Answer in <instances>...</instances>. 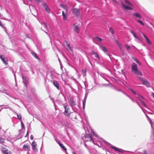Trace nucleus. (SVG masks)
<instances>
[{
    "label": "nucleus",
    "mask_w": 154,
    "mask_h": 154,
    "mask_svg": "<svg viewBox=\"0 0 154 154\" xmlns=\"http://www.w3.org/2000/svg\"><path fill=\"white\" fill-rule=\"evenodd\" d=\"M125 47L127 50H129L131 48H130V46H129L128 45L125 44Z\"/></svg>",
    "instance_id": "nucleus-38"
},
{
    "label": "nucleus",
    "mask_w": 154,
    "mask_h": 154,
    "mask_svg": "<svg viewBox=\"0 0 154 154\" xmlns=\"http://www.w3.org/2000/svg\"><path fill=\"white\" fill-rule=\"evenodd\" d=\"M87 69L86 68L83 69L82 70V74H83L84 77H85L86 75Z\"/></svg>",
    "instance_id": "nucleus-24"
},
{
    "label": "nucleus",
    "mask_w": 154,
    "mask_h": 154,
    "mask_svg": "<svg viewBox=\"0 0 154 154\" xmlns=\"http://www.w3.org/2000/svg\"><path fill=\"white\" fill-rule=\"evenodd\" d=\"M138 78L140 81L142 82L143 85H146L148 88L150 87V83L146 81L145 78L141 77H138Z\"/></svg>",
    "instance_id": "nucleus-4"
},
{
    "label": "nucleus",
    "mask_w": 154,
    "mask_h": 154,
    "mask_svg": "<svg viewBox=\"0 0 154 154\" xmlns=\"http://www.w3.org/2000/svg\"><path fill=\"white\" fill-rule=\"evenodd\" d=\"M91 53L92 54L94 55V57H96V58H97L98 60H100V57L99 55V54L96 52L94 51H91Z\"/></svg>",
    "instance_id": "nucleus-13"
},
{
    "label": "nucleus",
    "mask_w": 154,
    "mask_h": 154,
    "mask_svg": "<svg viewBox=\"0 0 154 154\" xmlns=\"http://www.w3.org/2000/svg\"><path fill=\"white\" fill-rule=\"evenodd\" d=\"M130 99L133 102H136L133 100L132 98H130Z\"/></svg>",
    "instance_id": "nucleus-50"
},
{
    "label": "nucleus",
    "mask_w": 154,
    "mask_h": 154,
    "mask_svg": "<svg viewBox=\"0 0 154 154\" xmlns=\"http://www.w3.org/2000/svg\"><path fill=\"white\" fill-rule=\"evenodd\" d=\"M131 72L134 74L142 76V73L140 71L137 69V66L134 63H132L131 66Z\"/></svg>",
    "instance_id": "nucleus-1"
},
{
    "label": "nucleus",
    "mask_w": 154,
    "mask_h": 154,
    "mask_svg": "<svg viewBox=\"0 0 154 154\" xmlns=\"http://www.w3.org/2000/svg\"><path fill=\"white\" fill-rule=\"evenodd\" d=\"M129 89L134 94L136 95L137 96H140V97H141L143 99H144L145 98L142 96L140 95H138L137 94V93L135 92V91L132 89L131 88H129Z\"/></svg>",
    "instance_id": "nucleus-15"
},
{
    "label": "nucleus",
    "mask_w": 154,
    "mask_h": 154,
    "mask_svg": "<svg viewBox=\"0 0 154 154\" xmlns=\"http://www.w3.org/2000/svg\"><path fill=\"white\" fill-rule=\"evenodd\" d=\"M13 72L14 73V78H15V80H16V76H15V74L14 73L13 71Z\"/></svg>",
    "instance_id": "nucleus-54"
},
{
    "label": "nucleus",
    "mask_w": 154,
    "mask_h": 154,
    "mask_svg": "<svg viewBox=\"0 0 154 154\" xmlns=\"http://www.w3.org/2000/svg\"><path fill=\"white\" fill-rule=\"evenodd\" d=\"M123 94H124V92H123V91H122V92Z\"/></svg>",
    "instance_id": "nucleus-63"
},
{
    "label": "nucleus",
    "mask_w": 154,
    "mask_h": 154,
    "mask_svg": "<svg viewBox=\"0 0 154 154\" xmlns=\"http://www.w3.org/2000/svg\"><path fill=\"white\" fill-rule=\"evenodd\" d=\"M136 103L138 104V105L140 107V108H141V106H140L139 104V103H138V102L137 101H136Z\"/></svg>",
    "instance_id": "nucleus-48"
},
{
    "label": "nucleus",
    "mask_w": 154,
    "mask_h": 154,
    "mask_svg": "<svg viewBox=\"0 0 154 154\" xmlns=\"http://www.w3.org/2000/svg\"><path fill=\"white\" fill-rule=\"evenodd\" d=\"M136 97L137 98V99H138V100H139L142 104V105L145 107H146V104L143 102V101L141 100L140 99V96H136Z\"/></svg>",
    "instance_id": "nucleus-20"
},
{
    "label": "nucleus",
    "mask_w": 154,
    "mask_h": 154,
    "mask_svg": "<svg viewBox=\"0 0 154 154\" xmlns=\"http://www.w3.org/2000/svg\"><path fill=\"white\" fill-rule=\"evenodd\" d=\"M132 59L134 60V61L136 62L137 63H138V61L137 59L134 57H132Z\"/></svg>",
    "instance_id": "nucleus-43"
},
{
    "label": "nucleus",
    "mask_w": 154,
    "mask_h": 154,
    "mask_svg": "<svg viewBox=\"0 0 154 154\" xmlns=\"http://www.w3.org/2000/svg\"><path fill=\"white\" fill-rule=\"evenodd\" d=\"M30 139L32 140L33 139V137L32 135H31L30 137Z\"/></svg>",
    "instance_id": "nucleus-47"
},
{
    "label": "nucleus",
    "mask_w": 154,
    "mask_h": 154,
    "mask_svg": "<svg viewBox=\"0 0 154 154\" xmlns=\"http://www.w3.org/2000/svg\"><path fill=\"white\" fill-rule=\"evenodd\" d=\"M20 122H21V126L22 128H24V125L23 124V122H22V121H21Z\"/></svg>",
    "instance_id": "nucleus-41"
},
{
    "label": "nucleus",
    "mask_w": 154,
    "mask_h": 154,
    "mask_svg": "<svg viewBox=\"0 0 154 154\" xmlns=\"http://www.w3.org/2000/svg\"><path fill=\"white\" fill-rule=\"evenodd\" d=\"M151 125V127L152 128L153 130H154V122H153L151 120H150V121H149Z\"/></svg>",
    "instance_id": "nucleus-31"
},
{
    "label": "nucleus",
    "mask_w": 154,
    "mask_h": 154,
    "mask_svg": "<svg viewBox=\"0 0 154 154\" xmlns=\"http://www.w3.org/2000/svg\"><path fill=\"white\" fill-rule=\"evenodd\" d=\"M0 91L2 92V93H3V92L2 91Z\"/></svg>",
    "instance_id": "nucleus-64"
},
{
    "label": "nucleus",
    "mask_w": 154,
    "mask_h": 154,
    "mask_svg": "<svg viewBox=\"0 0 154 154\" xmlns=\"http://www.w3.org/2000/svg\"><path fill=\"white\" fill-rule=\"evenodd\" d=\"M0 26L2 27L3 29H6V27L3 25L2 23H1V22L0 21Z\"/></svg>",
    "instance_id": "nucleus-37"
},
{
    "label": "nucleus",
    "mask_w": 154,
    "mask_h": 154,
    "mask_svg": "<svg viewBox=\"0 0 154 154\" xmlns=\"http://www.w3.org/2000/svg\"><path fill=\"white\" fill-rule=\"evenodd\" d=\"M29 134V131L28 130L27 131V134L25 136V137H26V136L28 135Z\"/></svg>",
    "instance_id": "nucleus-51"
},
{
    "label": "nucleus",
    "mask_w": 154,
    "mask_h": 154,
    "mask_svg": "<svg viewBox=\"0 0 154 154\" xmlns=\"http://www.w3.org/2000/svg\"><path fill=\"white\" fill-rule=\"evenodd\" d=\"M43 7L45 8V11L48 13L50 12V10L48 8L47 5L46 4H44L42 5Z\"/></svg>",
    "instance_id": "nucleus-16"
},
{
    "label": "nucleus",
    "mask_w": 154,
    "mask_h": 154,
    "mask_svg": "<svg viewBox=\"0 0 154 154\" xmlns=\"http://www.w3.org/2000/svg\"><path fill=\"white\" fill-rule=\"evenodd\" d=\"M133 15L135 17L138 18H141V16L140 15L139 13H134L133 14Z\"/></svg>",
    "instance_id": "nucleus-25"
},
{
    "label": "nucleus",
    "mask_w": 154,
    "mask_h": 154,
    "mask_svg": "<svg viewBox=\"0 0 154 154\" xmlns=\"http://www.w3.org/2000/svg\"><path fill=\"white\" fill-rule=\"evenodd\" d=\"M91 132L93 134V135L94 136L97 137H98L97 135L95 133L94 131L92 130H91Z\"/></svg>",
    "instance_id": "nucleus-36"
},
{
    "label": "nucleus",
    "mask_w": 154,
    "mask_h": 154,
    "mask_svg": "<svg viewBox=\"0 0 154 154\" xmlns=\"http://www.w3.org/2000/svg\"><path fill=\"white\" fill-rule=\"evenodd\" d=\"M68 102L70 106L72 107L76 104V102L74 100L73 98L72 97H71L70 98Z\"/></svg>",
    "instance_id": "nucleus-7"
},
{
    "label": "nucleus",
    "mask_w": 154,
    "mask_h": 154,
    "mask_svg": "<svg viewBox=\"0 0 154 154\" xmlns=\"http://www.w3.org/2000/svg\"><path fill=\"white\" fill-rule=\"evenodd\" d=\"M83 139L84 141L87 142L88 141H91L94 144V140L92 138L91 135L90 134H86Z\"/></svg>",
    "instance_id": "nucleus-3"
},
{
    "label": "nucleus",
    "mask_w": 154,
    "mask_h": 154,
    "mask_svg": "<svg viewBox=\"0 0 154 154\" xmlns=\"http://www.w3.org/2000/svg\"><path fill=\"white\" fill-rule=\"evenodd\" d=\"M53 85H54L57 88V89L59 90V84L58 82L56 81H54L53 82Z\"/></svg>",
    "instance_id": "nucleus-19"
},
{
    "label": "nucleus",
    "mask_w": 154,
    "mask_h": 154,
    "mask_svg": "<svg viewBox=\"0 0 154 154\" xmlns=\"http://www.w3.org/2000/svg\"><path fill=\"white\" fill-rule=\"evenodd\" d=\"M79 27L76 24H74L73 25V29L75 32L78 33L79 32Z\"/></svg>",
    "instance_id": "nucleus-9"
},
{
    "label": "nucleus",
    "mask_w": 154,
    "mask_h": 154,
    "mask_svg": "<svg viewBox=\"0 0 154 154\" xmlns=\"http://www.w3.org/2000/svg\"><path fill=\"white\" fill-rule=\"evenodd\" d=\"M94 38L95 40H96L99 42H101L102 41V39L101 38H99L97 36H96Z\"/></svg>",
    "instance_id": "nucleus-30"
},
{
    "label": "nucleus",
    "mask_w": 154,
    "mask_h": 154,
    "mask_svg": "<svg viewBox=\"0 0 154 154\" xmlns=\"http://www.w3.org/2000/svg\"><path fill=\"white\" fill-rule=\"evenodd\" d=\"M89 60V62H90V64H91V65H92V63H91V61H90V60Z\"/></svg>",
    "instance_id": "nucleus-59"
},
{
    "label": "nucleus",
    "mask_w": 154,
    "mask_h": 154,
    "mask_svg": "<svg viewBox=\"0 0 154 154\" xmlns=\"http://www.w3.org/2000/svg\"><path fill=\"white\" fill-rule=\"evenodd\" d=\"M109 31L112 34H114V31L112 28L111 27L109 29Z\"/></svg>",
    "instance_id": "nucleus-35"
},
{
    "label": "nucleus",
    "mask_w": 154,
    "mask_h": 154,
    "mask_svg": "<svg viewBox=\"0 0 154 154\" xmlns=\"http://www.w3.org/2000/svg\"><path fill=\"white\" fill-rule=\"evenodd\" d=\"M124 94H125V95H127V94H126L125 93V92H124Z\"/></svg>",
    "instance_id": "nucleus-61"
},
{
    "label": "nucleus",
    "mask_w": 154,
    "mask_h": 154,
    "mask_svg": "<svg viewBox=\"0 0 154 154\" xmlns=\"http://www.w3.org/2000/svg\"><path fill=\"white\" fill-rule=\"evenodd\" d=\"M146 117H147L148 120L149 121V122L150 121V120H151V119L149 118V117L146 115Z\"/></svg>",
    "instance_id": "nucleus-45"
},
{
    "label": "nucleus",
    "mask_w": 154,
    "mask_h": 154,
    "mask_svg": "<svg viewBox=\"0 0 154 154\" xmlns=\"http://www.w3.org/2000/svg\"><path fill=\"white\" fill-rule=\"evenodd\" d=\"M139 65H141L140 63L138 61V63H137Z\"/></svg>",
    "instance_id": "nucleus-57"
},
{
    "label": "nucleus",
    "mask_w": 154,
    "mask_h": 154,
    "mask_svg": "<svg viewBox=\"0 0 154 154\" xmlns=\"http://www.w3.org/2000/svg\"><path fill=\"white\" fill-rule=\"evenodd\" d=\"M88 93L87 92H86V93L85 94V96L84 99L82 101V102H83V108L84 109H85V108L86 100H87V97L88 96Z\"/></svg>",
    "instance_id": "nucleus-8"
},
{
    "label": "nucleus",
    "mask_w": 154,
    "mask_h": 154,
    "mask_svg": "<svg viewBox=\"0 0 154 154\" xmlns=\"http://www.w3.org/2000/svg\"><path fill=\"white\" fill-rule=\"evenodd\" d=\"M9 69H10V70H12V69H11V68H9Z\"/></svg>",
    "instance_id": "nucleus-62"
},
{
    "label": "nucleus",
    "mask_w": 154,
    "mask_h": 154,
    "mask_svg": "<svg viewBox=\"0 0 154 154\" xmlns=\"http://www.w3.org/2000/svg\"><path fill=\"white\" fill-rule=\"evenodd\" d=\"M137 22H138L139 23H140L143 26H144V23L140 20H137Z\"/></svg>",
    "instance_id": "nucleus-40"
},
{
    "label": "nucleus",
    "mask_w": 154,
    "mask_h": 154,
    "mask_svg": "<svg viewBox=\"0 0 154 154\" xmlns=\"http://www.w3.org/2000/svg\"><path fill=\"white\" fill-rule=\"evenodd\" d=\"M36 145L37 144L35 142V141H33L32 144V149L34 151H36L37 150L36 147Z\"/></svg>",
    "instance_id": "nucleus-10"
},
{
    "label": "nucleus",
    "mask_w": 154,
    "mask_h": 154,
    "mask_svg": "<svg viewBox=\"0 0 154 154\" xmlns=\"http://www.w3.org/2000/svg\"><path fill=\"white\" fill-rule=\"evenodd\" d=\"M15 113L17 114L18 119L20 121L21 120L22 117L21 115L17 114L16 112Z\"/></svg>",
    "instance_id": "nucleus-33"
},
{
    "label": "nucleus",
    "mask_w": 154,
    "mask_h": 154,
    "mask_svg": "<svg viewBox=\"0 0 154 154\" xmlns=\"http://www.w3.org/2000/svg\"><path fill=\"white\" fill-rule=\"evenodd\" d=\"M126 96H127L130 99V98H131L129 96H128L127 94V95H126Z\"/></svg>",
    "instance_id": "nucleus-58"
},
{
    "label": "nucleus",
    "mask_w": 154,
    "mask_h": 154,
    "mask_svg": "<svg viewBox=\"0 0 154 154\" xmlns=\"http://www.w3.org/2000/svg\"><path fill=\"white\" fill-rule=\"evenodd\" d=\"M4 140L0 137V143H2L4 142Z\"/></svg>",
    "instance_id": "nucleus-42"
},
{
    "label": "nucleus",
    "mask_w": 154,
    "mask_h": 154,
    "mask_svg": "<svg viewBox=\"0 0 154 154\" xmlns=\"http://www.w3.org/2000/svg\"><path fill=\"white\" fill-rule=\"evenodd\" d=\"M122 5L123 7L126 9L129 10H132V8H131L130 7L126 5L123 3H122Z\"/></svg>",
    "instance_id": "nucleus-17"
},
{
    "label": "nucleus",
    "mask_w": 154,
    "mask_h": 154,
    "mask_svg": "<svg viewBox=\"0 0 154 154\" xmlns=\"http://www.w3.org/2000/svg\"><path fill=\"white\" fill-rule=\"evenodd\" d=\"M143 154H147V152L146 151H144Z\"/></svg>",
    "instance_id": "nucleus-46"
},
{
    "label": "nucleus",
    "mask_w": 154,
    "mask_h": 154,
    "mask_svg": "<svg viewBox=\"0 0 154 154\" xmlns=\"http://www.w3.org/2000/svg\"><path fill=\"white\" fill-rule=\"evenodd\" d=\"M63 20L64 21H66L67 20V17L66 16V14L65 15H64L63 16Z\"/></svg>",
    "instance_id": "nucleus-34"
},
{
    "label": "nucleus",
    "mask_w": 154,
    "mask_h": 154,
    "mask_svg": "<svg viewBox=\"0 0 154 154\" xmlns=\"http://www.w3.org/2000/svg\"><path fill=\"white\" fill-rule=\"evenodd\" d=\"M23 148L25 151H29L30 149L29 146L26 144H24L23 146Z\"/></svg>",
    "instance_id": "nucleus-11"
},
{
    "label": "nucleus",
    "mask_w": 154,
    "mask_h": 154,
    "mask_svg": "<svg viewBox=\"0 0 154 154\" xmlns=\"http://www.w3.org/2000/svg\"><path fill=\"white\" fill-rule=\"evenodd\" d=\"M4 154H11V152L8 149L4 150L3 151Z\"/></svg>",
    "instance_id": "nucleus-27"
},
{
    "label": "nucleus",
    "mask_w": 154,
    "mask_h": 154,
    "mask_svg": "<svg viewBox=\"0 0 154 154\" xmlns=\"http://www.w3.org/2000/svg\"><path fill=\"white\" fill-rule=\"evenodd\" d=\"M66 14H65L64 13V11H62V16H63L64 15Z\"/></svg>",
    "instance_id": "nucleus-52"
},
{
    "label": "nucleus",
    "mask_w": 154,
    "mask_h": 154,
    "mask_svg": "<svg viewBox=\"0 0 154 154\" xmlns=\"http://www.w3.org/2000/svg\"><path fill=\"white\" fill-rule=\"evenodd\" d=\"M117 90V91H119L122 92V90H121L119 89H118Z\"/></svg>",
    "instance_id": "nucleus-55"
},
{
    "label": "nucleus",
    "mask_w": 154,
    "mask_h": 154,
    "mask_svg": "<svg viewBox=\"0 0 154 154\" xmlns=\"http://www.w3.org/2000/svg\"><path fill=\"white\" fill-rule=\"evenodd\" d=\"M103 86H106V87H108L109 86V84H105L102 85Z\"/></svg>",
    "instance_id": "nucleus-44"
},
{
    "label": "nucleus",
    "mask_w": 154,
    "mask_h": 154,
    "mask_svg": "<svg viewBox=\"0 0 154 154\" xmlns=\"http://www.w3.org/2000/svg\"><path fill=\"white\" fill-rule=\"evenodd\" d=\"M58 143L59 144L60 146L64 150L66 151V148L64 147V146H63V144L60 143L59 142H58Z\"/></svg>",
    "instance_id": "nucleus-29"
},
{
    "label": "nucleus",
    "mask_w": 154,
    "mask_h": 154,
    "mask_svg": "<svg viewBox=\"0 0 154 154\" xmlns=\"http://www.w3.org/2000/svg\"><path fill=\"white\" fill-rule=\"evenodd\" d=\"M0 57L4 64L6 65L8 64V63H7V60L6 58H5L2 55L0 56Z\"/></svg>",
    "instance_id": "nucleus-12"
},
{
    "label": "nucleus",
    "mask_w": 154,
    "mask_h": 154,
    "mask_svg": "<svg viewBox=\"0 0 154 154\" xmlns=\"http://www.w3.org/2000/svg\"><path fill=\"white\" fill-rule=\"evenodd\" d=\"M103 77V78H104L105 80H106V81H107V82H108V80L107 79L105 78H104V77Z\"/></svg>",
    "instance_id": "nucleus-56"
},
{
    "label": "nucleus",
    "mask_w": 154,
    "mask_h": 154,
    "mask_svg": "<svg viewBox=\"0 0 154 154\" xmlns=\"http://www.w3.org/2000/svg\"><path fill=\"white\" fill-rule=\"evenodd\" d=\"M105 143L106 144V145L109 146L110 148H112L113 149H114L116 151L120 152H121L123 153L124 152V150L121 149L116 147L115 146H112L111 144L110 143L106 142H105Z\"/></svg>",
    "instance_id": "nucleus-5"
},
{
    "label": "nucleus",
    "mask_w": 154,
    "mask_h": 154,
    "mask_svg": "<svg viewBox=\"0 0 154 154\" xmlns=\"http://www.w3.org/2000/svg\"><path fill=\"white\" fill-rule=\"evenodd\" d=\"M63 105L65 109L63 113L65 116L67 117L69 116L70 115L71 112L70 111L69 106L68 105H66L65 104H63Z\"/></svg>",
    "instance_id": "nucleus-2"
},
{
    "label": "nucleus",
    "mask_w": 154,
    "mask_h": 154,
    "mask_svg": "<svg viewBox=\"0 0 154 154\" xmlns=\"http://www.w3.org/2000/svg\"><path fill=\"white\" fill-rule=\"evenodd\" d=\"M23 82L25 84V86L26 87L27 84L28 83V78L24 76L22 77Z\"/></svg>",
    "instance_id": "nucleus-14"
},
{
    "label": "nucleus",
    "mask_w": 154,
    "mask_h": 154,
    "mask_svg": "<svg viewBox=\"0 0 154 154\" xmlns=\"http://www.w3.org/2000/svg\"><path fill=\"white\" fill-rule=\"evenodd\" d=\"M100 48L104 52H106L108 51V50L105 47V46L103 45H100Z\"/></svg>",
    "instance_id": "nucleus-23"
},
{
    "label": "nucleus",
    "mask_w": 154,
    "mask_h": 154,
    "mask_svg": "<svg viewBox=\"0 0 154 154\" xmlns=\"http://www.w3.org/2000/svg\"><path fill=\"white\" fill-rule=\"evenodd\" d=\"M60 6L62 8L66 10V13L68 11V8L66 5H65L61 4L60 5Z\"/></svg>",
    "instance_id": "nucleus-18"
},
{
    "label": "nucleus",
    "mask_w": 154,
    "mask_h": 154,
    "mask_svg": "<svg viewBox=\"0 0 154 154\" xmlns=\"http://www.w3.org/2000/svg\"><path fill=\"white\" fill-rule=\"evenodd\" d=\"M106 53V54L109 57V55L108 53L107 52H105Z\"/></svg>",
    "instance_id": "nucleus-53"
},
{
    "label": "nucleus",
    "mask_w": 154,
    "mask_h": 154,
    "mask_svg": "<svg viewBox=\"0 0 154 154\" xmlns=\"http://www.w3.org/2000/svg\"><path fill=\"white\" fill-rule=\"evenodd\" d=\"M31 54L35 58L37 59H38V58L37 56V54L36 53H35L33 51H32L31 52Z\"/></svg>",
    "instance_id": "nucleus-26"
},
{
    "label": "nucleus",
    "mask_w": 154,
    "mask_h": 154,
    "mask_svg": "<svg viewBox=\"0 0 154 154\" xmlns=\"http://www.w3.org/2000/svg\"><path fill=\"white\" fill-rule=\"evenodd\" d=\"M130 32L136 38H138L137 36L136 35V34L133 31H131Z\"/></svg>",
    "instance_id": "nucleus-32"
},
{
    "label": "nucleus",
    "mask_w": 154,
    "mask_h": 154,
    "mask_svg": "<svg viewBox=\"0 0 154 154\" xmlns=\"http://www.w3.org/2000/svg\"><path fill=\"white\" fill-rule=\"evenodd\" d=\"M125 3L131 5V3L128 0H125Z\"/></svg>",
    "instance_id": "nucleus-39"
},
{
    "label": "nucleus",
    "mask_w": 154,
    "mask_h": 154,
    "mask_svg": "<svg viewBox=\"0 0 154 154\" xmlns=\"http://www.w3.org/2000/svg\"><path fill=\"white\" fill-rule=\"evenodd\" d=\"M116 42L117 44L118 45L119 47L120 48V49L122 50V45L120 43H119V41L117 40H116Z\"/></svg>",
    "instance_id": "nucleus-28"
},
{
    "label": "nucleus",
    "mask_w": 154,
    "mask_h": 154,
    "mask_svg": "<svg viewBox=\"0 0 154 154\" xmlns=\"http://www.w3.org/2000/svg\"><path fill=\"white\" fill-rule=\"evenodd\" d=\"M29 1H30V2H32V0H28Z\"/></svg>",
    "instance_id": "nucleus-60"
},
{
    "label": "nucleus",
    "mask_w": 154,
    "mask_h": 154,
    "mask_svg": "<svg viewBox=\"0 0 154 154\" xmlns=\"http://www.w3.org/2000/svg\"><path fill=\"white\" fill-rule=\"evenodd\" d=\"M66 48L67 50L69 52L72 51V48H71V47L70 46V45L69 44H67V45H66Z\"/></svg>",
    "instance_id": "nucleus-21"
},
{
    "label": "nucleus",
    "mask_w": 154,
    "mask_h": 154,
    "mask_svg": "<svg viewBox=\"0 0 154 154\" xmlns=\"http://www.w3.org/2000/svg\"><path fill=\"white\" fill-rule=\"evenodd\" d=\"M151 96L153 97L154 98V93H152L151 94Z\"/></svg>",
    "instance_id": "nucleus-49"
},
{
    "label": "nucleus",
    "mask_w": 154,
    "mask_h": 154,
    "mask_svg": "<svg viewBox=\"0 0 154 154\" xmlns=\"http://www.w3.org/2000/svg\"><path fill=\"white\" fill-rule=\"evenodd\" d=\"M143 35L144 38H145L146 41V42L149 44V45H150L151 44V42L149 40L148 38H147V37L146 36V35L143 34Z\"/></svg>",
    "instance_id": "nucleus-22"
},
{
    "label": "nucleus",
    "mask_w": 154,
    "mask_h": 154,
    "mask_svg": "<svg viewBox=\"0 0 154 154\" xmlns=\"http://www.w3.org/2000/svg\"><path fill=\"white\" fill-rule=\"evenodd\" d=\"M71 11L73 14L77 17H78L80 14L79 10L76 8H73L71 10Z\"/></svg>",
    "instance_id": "nucleus-6"
}]
</instances>
